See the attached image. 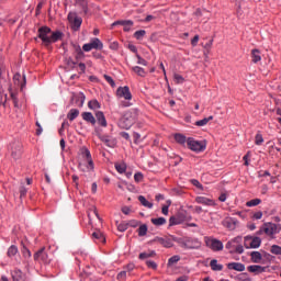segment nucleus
Masks as SVG:
<instances>
[{
  "label": "nucleus",
  "instance_id": "28",
  "mask_svg": "<svg viewBox=\"0 0 281 281\" xmlns=\"http://www.w3.org/2000/svg\"><path fill=\"white\" fill-rule=\"evenodd\" d=\"M78 115H80V110L78 109H71L68 114H67V119L70 122H74V120H76V117H78Z\"/></svg>",
  "mask_w": 281,
  "mask_h": 281
},
{
  "label": "nucleus",
  "instance_id": "30",
  "mask_svg": "<svg viewBox=\"0 0 281 281\" xmlns=\"http://www.w3.org/2000/svg\"><path fill=\"white\" fill-rule=\"evenodd\" d=\"M92 238H94V240H100V243H106V238L104 237V235L100 231L93 232L92 233Z\"/></svg>",
  "mask_w": 281,
  "mask_h": 281
},
{
  "label": "nucleus",
  "instance_id": "7",
  "mask_svg": "<svg viewBox=\"0 0 281 281\" xmlns=\"http://www.w3.org/2000/svg\"><path fill=\"white\" fill-rule=\"evenodd\" d=\"M204 243L209 249H212V251H223V241L216 238L204 237Z\"/></svg>",
  "mask_w": 281,
  "mask_h": 281
},
{
  "label": "nucleus",
  "instance_id": "45",
  "mask_svg": "<svg viewBox=\"0 0 281 281\" xmlns=\"http://www.w3.org/2000/svg\"><path fill=\"white\" fill-rule=\"evenodd\" d=\"M148 234V225L143 224L138 227V236H146Z\"/></svg>",
  "mask_w": 281,
  "mask_h": 281
},
{
  "label": "nucleus",
  "instance_id": "34",
  "mask_svg": "<svg viewBox=\"0 0 281 281\" xmlns=\"http://www.w3.org/2000/svg\"><path fill=\"white\" fill-rule=\"evenodd\" d=\"M250 257H251V261L256 262V263H258V262H260V260H262V254H260V251H252L250 254Z\"/></svg>",
  "mask_w": 281,
  "mask_h": 281
},
{
  "label": "nucleus",
  "instance_id": "11",
  "mask_svg": "<svg viewBox=\"0 0 281 281\" xmlns=\"http://www.w3.org/2000/svg\"><path fill=\"white\" fill-rule=\"evenodd\" d=\"M104 45L100 38L94 37L90 43L82 46L83 52H91V49H102Z\"/></svg>",
  "mask_w": 281,
  "mask_h": 281
},
{
  "label": "nucleus",
  "instance_id": "61",
  "mask_svg": "<svg viewBox=\"0 0 281 281\" xmlns=\"http://www.w3.org/2000/svg\"><path fill=\"white\" fill-rule=\"evenodd\" d=\"M252 218H255V221H260V218H262V211L254 213Z\"/></svg>",
  "mask_w": 281,
  "mask_h": 281
},
{
  "label": "nucleus",
  "instance_id": "32",
  "mask_svg": "<svg viewBox=\"0 0 281 281\" xmlns=\"http://www.w3.org/2000/svg\"><path fill=\"white\" fill-rule=\"evenodd\" d=\"M251 57H252V63H260L262 60V57L260 56V50L259 49H252L251 50Z\"/></svg>",
  "mask_w": 281,
  "mask_h": 281
},
{
  "label": "nucleus",
  "instance_id": "24",
  "mask_svg": "<svg viewBox=\"0 0 281 281\" xmlns=\"http://www.w3.org/2000/svg\"><path fill=\"white\" fill-rule=\"evenodd\" d=\"M12 280L13 281H25V274L23 273V271L15 269L12 273Z\"/></svg>",
  "mask_w": 281,
  "mask_h": 281
},
{
  "label": "nucleus",
  "instance_id": "57",
  "mask_svg": "<svg viewBox=\"0 0 281 281\" xmlns=\"http://www.w3.org/2000/svg\"><path fill=\"white\" fill-rule=\"evenodd\" d=\"M19 192H20V199H23V196H26L27 194V189L25 188V186H21Z\"/></svg>",
  "mask_w": 281,
  "mask_h": 281
},
{
  "label": "nucleus",
  "instance_id": "42",
  "mask_svg": "<svg viewBox=\"0 0 281 281\" xmlns=\"http://www.w3.org/2000/svg\"><path fill=\"white\" fill-rule=\"evenodd\" d=\"M153 225H156V227H159L161 225H166V218L165 217H158V218H151Z\"/></svg>",
  "mask_w": 281,
  "mask_h": 281
},
{
  "label": "nucleus",
  "instance_id": "29",
  "mask_svg": "<svg viewBox=\"0 0 281 281\" xmlns=\"http://www.w3.org/2000/svg\"><path fill=\"white\" fill-rule=\"evenodd\" d=\"M115 25H128V27H133L134 23L132 20H119L112 24V27H115Z\"/></svg>",
  "mask_w": 281,
  "mask_h": 281
},
{
  "label": "nucleus",
  "instance_id": "35",
  "mask_svg": "<svg viewBox=\"0 0 281 281\" xmlns=\"http://www.w3.org/2000/svg\"><path fill=\"white\" fill-rule=\"evenodd\" d=\"M132 70L134 71V74H136L137 76H140V78H146V70H144V68L139 67V66H135L132 68Z\"/></svg>",
  "mask_w": 281,
  "mask_h": 281
},
{
  "label": "nucleus",
  "instance_id": "48",
  "mask_svg": "<svg viewBox=\"0 0 281 281\" xmlns=\"http://www.w3.org/2000/svg\"><path fill=\"white\" fill-rule=\"evenodd\" d=\"M244 252H245V248L240 244L236 245L235 249L229 250V254H244Z\"/></svg>",
  "mask_w": 281,
  "mask_h": 281
},
{
  "label": "nucleus",
  "instance_id": "56",
  "mask_svg": "<svg viewBox=\"0 0 281 281\" xmlns=\"http://www.w3.org/2000/svg\"><path fill=\"white\" fill-rule=\"evenodd\" d=\"M192 186H194L195 188H198V190H203V184H201V182H199V180L196 179H192L191 180Z\"/></svg>",
  "mask_w": 281,
  "mask_h": 281
},
{
  "label": "nucleus",
  "instance_id": "3",
  "mask_svg": "<svg viewBox=\"0 0 281 281\" xmlns=\"http://www.w3.org/2000/svg\"><path fill=\"white\" fill-rule=\"evenodd\" d=\"M173 243H178L182 249H196L199 247V240L192 237H175L172 236Z\"/></svg>",
  "mask_w": 281,
  "mask_h": 281
},
{
  "label": "nucleus",
  "instance_id": "4",
  "mask_svg": "<svg viewBox=\"0 0 281 281\" xmlns=\"http://www.w3.org/2000/svg\"><path fill=\"white\" fill-rule=\"evenodd\" d=\"M9 150L12 159L16 161V159H21V156L23 155V144L19 139H13L9 144Z\"/></svg>",
  "mask_w": 281,
  "mask_h": 281
},
{
  "label": "nucleus",
  "instance_id": "18",
  "mask_svg": "<svg viewBox=\"0 0 281 281\" xmlns=\"http://www.w3.org/2000/svg\"><path fill=\"white\" fill-rule=\"evenodd\" d=\"M81 117L85 122H87L88 124H91V126H95L97 120H95V116H93V113L82 112Z\"/></svg>",
  "mask_w": 281,
  "mask_h": 281
},
{
  "label": "nucleus",
  "instance_id": "16",
  "mask_svg": "<svg viewBox=\"0 0 281 281\" xmlns=\"http://www.w3.org/2000/svg\"><path fill=\"white\" fill-rule=\"evenodd\" d=\"M34 260H41L44 263L49 262V256L45 252V247L41 248L34 254Z\"/></svg>",
  "mask_w": 281,
  "mask_h": 281
},
{
  "label": "nucleus",
  "instance_id": "54",
  "mask_svg": "<svg viewBox=\"0 0 281 281\" xmlns=\"http://www.w3.org/2000/svg\"><path fill=\"white\" fill-rule=\"evenodd\" d=\"M262 142H265V138H262V134H257L255 137V144L257 146H261Z\"/></svg>",
  "mask_w": 281,
  "mask_h": 281
},
{
  "label": "nucleus",
  "instance_id": "43",
  "mask_svg": "<svg viewBox=\"0 0 281 281\" xmlns=\"http://www.w3.org/2000/svg\"><path fill=\"white\" fill-rule=\"evenodd\" d=\"M179 260H181V257L179 255H175L169 258L167 265H168V267H172V265H177V262H179Z\"/></svg>",
  "mask_w": 281,
  "mask_h": 281
},
{
  "label": "nucleus",
  "instance_id": "46",
  "mask_svg": "<svg viewBox=\"0 0 281 281\" xmlns=\"http://www.w3.org/2000/svg\"><path fill=\"white\" fill-rule=\"evenodd\" d=\"M144 36H146V30H139L134 33L136 41H142Z\"/></svg>",
  "mask_w": 281,
  "mask_h": 281
},
{
  "label": "nucleus",
  "instance_id": "36",
  "mask_svg": "<svg viewBox=\"0 0 281 281\" xmlns=\"http://www.w3.org/2000/svg\"><path fill=\"white\" fill-rule=\"evenodd\" d=\"M77 3L80 5L83 14H89V5L87 3V0H77Z\"/></svg>",
  "mask_w": 281,
  "mask_h": 281
},
{
  "label": "nucleus",
  "instance_id": "44",
  "mask_svg": "<svg viewBox=\"0 0 281 281\" xmlns=\"http://www.w3.org/2000/svg\"><path fill=\"white\" fill-rule=\"evenodd\" d=\"M262 200L260 199H252L246 203L247 207H256V205H260Z\"/></svg>",
  "mask_w": 281,
  "mask_h": 281
},
{
  "label": "nucleus",
  "instance_id": "5",
  "mask_svg": "<svg viewBox=\"0 0 281 281\" xmlns=\"http://www.w3.org/2000/svg\"><path fill=\"white\" fill-rule=\"evenodd\" d=\"M259 232H265L267 236L270 238H276V234H280L281 232V225L276 223H265Z\"/></svg>",
  "mask_w": 281,
  "mask_h": 281
},
{
  "label": "nucleus",
  "instance_id": "6",
  "mask_svg": "<svg viewBox=\"0 0 281 281\" xmlns=\"http://www.w3.org/2000/svg\"><path fill=\"white\" fill-rule=\"evenodd\" d=\"M187 146L193 153H203L207 148V143L205 140H196L193 137L187 138Z\"/></svg>",
  "mask_w": 281,
  "mask_h": 281
},
{
  "label": "nucleus",
  "instance_id": "21",
  "mask_svg": "<svg viewBox=\"0 0 281 281\" xmlns=\"http://www.w3.org/2000/svg\"><path fill=\"white\" fill-rule=\"evenodd\" d=\"M13 82L14 85H16L18 87H21V89H23V87H25V75L21 76V74H15L13 76Z\"/></svg>",
  "mask_w": 281,
  "mask_h": 281
},
{
  "label": "nucleus",
  "instance_id": "59",
  "mask_svg": "<svg viewBox=\"0 0 281 281\" xmlns=\"http://www.w3.org/2000/svg\"><path fill=\"white\" fill-rule=\"evenodd\" d=\"M146 265H147V267H148L149 269H154V270L157 269V262H155V261L147 260V261H146Z\"/></svg>",
  "mask_w": 281,
  "mask_h": 281
},
{
  "label": "nucleus",
  "instance_id": "9",
  "mask_svg": "<svg viewBox=\"0 0 281 281\" xmlns=\"http://www.w3.org/2000/svg\"><path fill=\"white\" fill-rule=\"evenodd\" d=\"M68 21L74 32H78V30H80V25H82V18L78 16L76 13L70 12L68 14Z\"/></svg>",
  "mask_w": 281,
  "mask_h": 281
},
{
  "label": "nucleus",
  "instance_id": "15",
  "mask_svg": "<svg viewBox=\"0 0 281 281\" xmlns=\"http://www.w3.org/2000/svg\"><path fill=\"white\" fill-rule=\"evenodd\" d=\"M186 221V213L179 212L177 215H173L169 218V227L173 225H181Z\"/></svg>",
  "mask_w": 281,
  "mask_h": 281
},
{
  "label": "nucleus",
  "instance_id": "27",
  "mask_svg": "<svg viewBox=\"0 0 281 281\" xmlns=\"http://www.w3.org/2000/svg\"><path fill=\"white\" fill-rule=\"evenodd\" d=\"M212 271H223V265L218 263V260L213 259L210 262Z\"/></svg>",
  "mask_w": 281,
  "mask_h": 281
},
{
  "label": "nucleus",
  "instance_id": "17",
  "mask_svg": "<svg viewBox=\"0 0 281 281\" xmlns=\"http://www.w3.org/2000/svg\"><path fill=\"white\" fill-rule=\"evenodd\" d=\"M223 225L231 232H234V229H236V227H238V220H236L234 217H226L223 221Z\"/></svg>",
  "mask_w": 281,
  "mask_h": 281
},
{
  "label": "nucleus",
  "instance_id": "12",
  "mask_svg": "<svg viewBox=\"0 0 281 281\" xmlns=\"http://www.w3.org/2000/svg\"><path fill=\"white\" fill-rule=\"evenodd\" d=\"M117 98H124V100H133V94L128 86L119 87L116 90Z\"/></svg>",
  "mask_w": 281,
  "mask_h": 281
},
{
  "label": "nucleus",
  "instance_id": "58",
  "mask_svg": "<svg viewBox=\"0 0 281 281\" xmlns=\"http://www.w3.org/2000/svg\"><path fill=\"white\" fill-rule=\"evenodd\" d=\"M136 58H137L138 65H144V67H146V65H148V61H146V59L142 58V56H139L138 54H136Z\"/></svg>",
  "mask_w": 281,
  "mask_h": 281
},
{
  "label": "nucleus",
  "instance_id": "19",
  "mask_svg": "<svg viewBox=\"0 0 281 281\" xmlns=\"http://www.w3.org/2000/svg\"><path fill=\"white\" fill-rule=\"evenodd\" d=\"M99 126H102L103 128H106L108 123H106V117L104 116V112L98 111L95 112V117Z\"/></svg>",
  "mask_w": 281,
  "mask_h": 281
},
{
  "label": "nucleus",
  "instance_id": "38",
  "mask_svg": "<svg viewBox=\"0 0 281 281\" xmlns=\"http://www.w3.org/2000/svg\"><path fill=\"white\" fill-rule=\"evenodd\" d=\"M212 120H214V116H212V115L209 117H204L200 121H196L195 126H205V125H207L209 122H212Z\"/></svg>",
  "mask_w": 281,
  "mask_h": 281
},
{
  "label": "nucleus",
  "instance_id": "26",
  "mask_svg": "<svg viewBox=\"0 0 281 281\" xmlns=\"http://www.w3.org/2000/svg\"><path fill=\"white\" fill-rule=\"evenodd\" d=\"M196 203H200L201 205H214V200L207 199L205 196H198L195 199Z\"/></svg>",
  "mask_w": 281,
  "mask_h": 281
},
{
  "label": "nucleus",
  "instance_id": "55",
  "mask_svg": "<svg viewBox=\"0 0 281 281\" xmlns=\"http://www.w3.org/2000/svg\"><path fill=\"white\" fill-rule=\"evenodd\" d=\"M103 78L106 80V82H109V85L111 87H113V88L115 87V81L113 80V78L111 76L104 75Z\"/></svg>",
  "mask_w": 281,
  "mask_h": 281
},
{
  "label": "nucleus",
  "instance_id": "37",
  "mask_svg": "<svg viewBox=\"0 0 281 281\" xmlns=\"http://www.w3.org/2000/svg\"><path fill=\"white\" fill-rule=\"evenodd\" d=\"M74 49L76 52L75 58L77 60H80V58H85V53L82 52V48L78 45H74Z\"/></svg>",
  "mask_w": 281,
  "mask_h": 281
},
{
  "label": "nucleus",
  "instance_id": "63",
  "mask_svg": "<svg viewBox=\"0 0 281 281\" xmlns=\"http://www.w3.org/2000/svg\"><path fill=\"white\" fill-rule=\"evenodd\" d=\"M191 45H192V47H196V45H199V35H195V36L191 40Z\"/></svg>",
  "mask_w": 281,
  "mask_h": 281
},
{
  "label": "nucleus",
  "instance_id": "22",
  "mask_svg": "<svg viewBox=\"0 0 281 281\" xmlns=\"http://www.w3.org/2000/svg\"><path fill=\"white\" fill-rule=\"evenodd\" d=\"M248 271L250 273H256V276H258L260 273H265V271H267V267L254 265L248 267Z\"/></svg>",
  "mask_w": 281,
  "mask_h": 281
},
{
  "label": "nucleus",
  "instance_id": "8",
  "mask_svg": "<svg viewBox=\"0 0 281 281\" xmlns=\"http://www.w3.org/2000/svg\"><path fill=\"white\" fill-rule=\"evenodd\" d=\"M262 245V239L260 237L247 236L244 239V247L246 249H258Z\"/></svg>",
  "mask_w": 281,
  "mask_h": 281
},
{
  "label": "nucleus",
  "instance_id": "47",
  "mask_svg": "<svg viewBox=\"0 0 281 281\" xmlns=\"http://www.w3.org/2000/svg\"><path fill=\"white\" fill-rule=\"evenodd\" d=\"M115 170H117L120 175H124V172H126V164H115Z\"/></svg>",
  "mask_w": 281,
  "mask_h": 281
},
{
  "label": "nucleus",
  "instance_id": "10",
  "mask_svg": "<svg viewBox=\"0 0 281 281\" xmlns=\"http://www.w3.org/2000/svg\"><path fill=\"white\" fill-rule=\"evenodd\" d=\"M81 157L88 164L87 169L93 171L95 167L93 165V158H91V151L89 150V148H81Z\"/></svg>",
  "mask_w": 281,
  "mask_h": 281
},
{
  "label": "nucleus",
  "instance_id": "39",
  "mask_svg": "<svg viewBox=\"0 0 281 281\" xmlns=\"http://www.w3.org/2000/svg\"><path fill=\"white\" fill-rule=\"evenodd\" d=\"M154 256H157V252H155V250H151L150 252H140L138 258L139 260H146V258H154Z\"/></svg>",
  "mask_w": 281,
  "mask_h": 281
},
{
  "label": "nucleus",
  "instance_id": "1",
  "mask_svg": "<svg viewBox=\"0 0 281 281\" xmlns=\"http://www.w3.org/2000/svg\"><path fill=\"white\" fill-rule=\"evenodd\" d=\"M37 32V36L41 38L45 47H49L52 43H58V41H63V36H65V33L61 31L52 32L49 26H42Z\"/></svg>",
  "mask_w": 281,
  "mask_h": 281
},
{
  "label": "nucleus",
  "instance_id": "31",
  "mask_svg": "<svg viewBox=\"0 0 281 281\" xmlns=\"http://www.w3.org/2000/svg\"><path fill=\"white\" fill-rule=\"evenodd\" d=\"M138 201L144 207H148V210H153V203L146 200L144 195L138 196Z\"/></svg>",
  "mask_w": 281,
  "mask_h": 281
},
{
  "label": "nucleus",
  "instance_id": "53",
  "mask_svg": "<svg viewBox=\"0 0 281 281\" xmlns=\"http://www.w3.org/2000/svg\"><path fill=\"white\" fill-rule=\"evenodd\" d=\"M134 181H136V183H142V181H144V173L142 172H136L134 175Z\"/></svg>",
  "mask_w": 281,
  "mask_h": 281
},
{
  "label": "nucleus",
  "instance_id": "64",
  "mask_svg": "<svg viewBox=\"0 0 281 281\" xmlns=\"http://www.w3.org/2000/svg\"><path fill=\"white\" fill-rule=\"evenodd\" d=\"M116 278L117 280H126V271H121Z\"/></svg>",
  "mask_w": 281,
  "mask_h": 281
},
{
  "label": "nucleus",
  "instance_id": "25",
  "mask_svg": "<svg viewBox=\"0 0 281 281\" xmlns=\"http://www.w3.org/2000/svg\"><path fill=\"white\" fill-rule=\"evenodd\" d=\"M243 240V237H235L233 240L227 241L226 249L232 251L233 249H236V245H238Z\"/></svg>",
  "mask_w": 281,
  "mask_h": 281
},
{
  "label": "nucleus",
  "instance_id": "41",
  "mask_svg": "<svg viewBox=\"0 0 281 281\" xmlns=\"http://www.w3.org/2000/svg\"><path fill=\"white\" fill-rule=\"evenodd\" d=\"M212 45H214V38H211L203 47L205 49L204 56L207 58V54H210V50L212 49Z\"/></svg>",
  "mask_w": 281,
  "mask_h": 281
},
{
  "label": "nucleus",
  "instance_id": "23",
  "mask_svg": "<svg viewBox=\"0 0 281 281\" xmlns=\"http://www.w3.org/2000/svg\"><path fill=\"white\" fill-rule=\"evenodd\" d=\"M75 100L76 102L80 101L78 106L81 109V106L85 105V100H86L85 93L80 92L78 95L76 93H72L71 102H74Z\"/></svg>",
  "mask_w": 281,
  "mask_h": 281
},
{
  "label": "nucleus",
  "instance_id": "14",
  "mask_svg": "<svg viewBox=\"0 0 281 281\" xmlns=\"http://www.w3.org/2000/svg\"><path fill=\"white\" fill-rule=\"evenodd\" d=\"M149 243H158L166 249H170V247H173L175 244H172V239L170 237H155Z\"/></svg>",
  "mask_w": 281,
  "mask_h": 281
},
{
  "label": "nucleus",
  "instance_id": "62",
  "mask_svg": "<svg viewBox=\"0 0 281 281\" xmlns=\"http://www.w3.org/2000/svg\"><path fill=\"white\" fill-rule=\"evenodd\" d=\"M110 49H113L114 52H117V49H120V44L117 42H112L110 44Z\"/></svg>",
  "mask_w": 281,
  "mask_h": 281
},
{
  "label": "nucleus",
  "instance_id": "52",
  "mask_svg": "<svg viewBox=\"0 0 281 281\" xmlns=\"http://www.w3.org/2000/svg\"><path fill=\"white\" fill-rule=\"evenodd\" d=\"M127 229H128V223L122 222L121 224H117L119 232H126Z\"/></svg>",
  "mask_w": 281,
  "mask_h": 281
},
{
  "label": "nucleus",
  "instance_id": "60",
  "mask_svg": "<svg viewBox=\"0 0 281 281\" xmlns=\"http://www.w3.org/2000/svg\"><path fill=\"white\" fill-rule=\"evenodd\" d=\"M249 157H251V151H248L245 156H244V166H249Z\"/></svg>",
  "mask_w": 281,
  "mask_h": 281
},
{
  "label": "nucleus",
  "instance_id": "33",
  "mask_svg": "<svg viewBox=\"0 0 281 281\" xmlns=\"http://www.w3.org/2000/svg\"><path fill=\"white\" fill-rule=\"evenodd\" d=\"M175 140L177 144H180L181 146H184L186 143H188V138H186V135L183 134H176Z\"/></svg>",
  "mask_w": 281,
  "mask_h": 281
},
{
  "label": "nucleus",
  "instance_id": "20",
  "mask_svg": "<svg viewBox=\"0 0 281 281\" xmlns=\"http://www.w3.org/2000/svg\"><path fill=\"white\" fill-rule=\"evenodd\" d=\"M227 269H229V271H245V265L241 262H229L226 265Z\"/></svg>",
  "mask_w": 281,
  "mask_h": 281
},
{
  "label": "nucleus",
  "instance_id": "40",
  "mask_svg": "<svg viewBox=\"0 0 281 281\" xmlns=\"http://www.w3.org/2000/svg\"><path fill=\"white\" fill-rule=\"evenodd\" d=\"M16 254H19V248L15 245H12L11 247H9L7 256L9 258H13V256H16Z\"/></svg>",
  "mask_w": 281,
  "mask_h": 281
},
{
  "label": "nucleus",
  "instance_id": "50",
  "mask_svg": "<svg viewBox=\"0 0 281 281\" xmlns=\"http://www.w3.org/2000/svg\"><path fill=\"white\" fill-rule=\"evenodd\" d=\"M270 251L274 256H281V246L272 245Z\"/></svg>",
  "mask_w": 281,
  "mask_h": 281
},
{
  "label": "nucleus",
  "instance_id": "13",
  "mask_svg": "<svg viewBox=\"0 0 281 281\" xmlns=\"http://www.w3.org/2000/svg\"><path fill=\"white\" fill-rule=\"evenodd\" d=\"M94 133L101 142H104L105 146H109V148H113V146H115V140L111 139V136L102 135V133H100V128H94Z\"/></svg>",
  "mask_w": 281,
  "mask_h": 281
},
{
  "label": "nucleus",
  "instance_id": "49",
  "mask_svg": "<svg viewBox=\"0 0 281 281\" xmlns=\"http://www.w3.org/2000/svg\"><path fill=\"white\" fill-rule=\"evenodd\" d=\"M173 80H175L176 85H183V82H186V79L183 78V76H181L179 74L173 75Z\"/></svg>",
  "mask_w": 281,
  "mask_h": 281
},
{
  "label": "nucleus",
  "instance_id": "2",
  "mask_svg": "<svg viewBox=\"0 0 281 281\" xmlns=\"http://www.w3.org/2000/svg\"><path fill=\"white\" fill-rule=\"evenodd\" d=\"M138 117H139V110L131 109L126 111L119 120L120 128L128 131V128H131V126H133V124L137 122Z\"/></svg>",
  "mask_w": 281,
  "mask_h": 281
},
{
  "label": "nucleus",
  "instance_id": "51",
  "mask_svg": "<svg viewBox=\"0 0 281 281\" xmlns=\"http://www.w3.org/2000/svg\"><path fill=\"white\" fill-rule=\"evenodd\" d=\"M88 106L92 110H95V109H100V102H98V100H91L88 102Z\"/></svg>",
  "mask_w": 281,
  "mask_h": 281
}]
</instances>
